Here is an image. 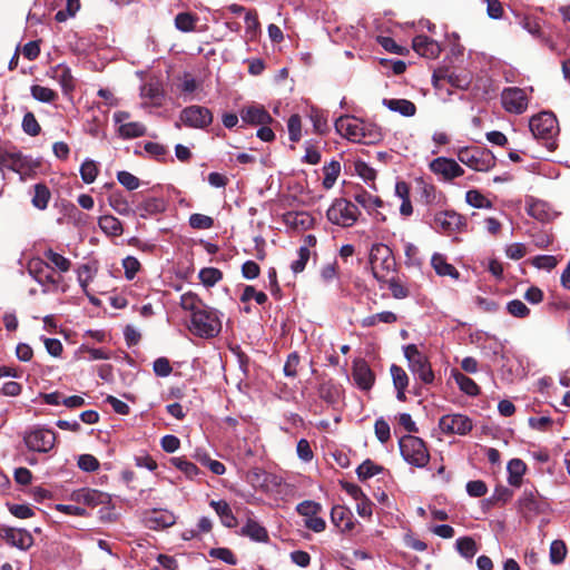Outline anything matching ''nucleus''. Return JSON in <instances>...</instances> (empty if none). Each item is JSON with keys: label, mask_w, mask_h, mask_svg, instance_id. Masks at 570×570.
<instances>
[{"label": "nucleus", "mask_w": 570, "mask_h": 570, "mask_svg": "<svg viewBox=\"0 0 570 570\" xmlns=\"http://www.w3.org/2000/svg\"><path fill=\"white\" fill-rule=\"evenodd\" d=\"M30 94L36 100L40 102L50 104L58 99V94L55 90L40 85L31 86Z\"/></svg>", "instance_id": "f704fd0d"}, {"label": "nucleus", "mask_w": 570, "mask_h": 570, "mask_svg": "<svg viewBox=\"0 0 570 570\" xmlns=\"http://www.w3.org/2000/svg\"><path fill=\"white\" fill-rule=\"evenodd\" d=\"M180 306L191 315L202 312L208 307L196 294L188 292L180 296Z\"/></svg>", "instance_id": "bb28decb"}, {"label": "nucleus", "mask_w": 570, "mask_h": 570, "mask_svg": "<svg viewBox=\"0 0 570 570\" xmlns=\"http://www.w3.org/2000/svg\"><path fill=\"white\" fill-rule=\"evenodd\" d=\"M240 534L257 542H266L268 540L266 529L252 519H248L246 524L240 529Z\"/></svg>", "instance_id": "b1692460"}, {"label": "nucleus", "mask_w": 570, "mask_h": 570, "mask_svg": "<svg viewBox=\"0 0 570 570\" xmlns=\"http://www.w3.org/2000/svg\"><path fill=\"white\" fill-rule=\"evenodd\" d=\"M472 426V421L463 414H446L439 421V428L444 434L464 435Z\"/></svg>", "instance_id": "9b49d317"}, {"label": "nucleus", "mask_w": 570, "mask_h": 570, "mask_svg": "<svg viewBox=\"0 0 570 570\" xmlns=\"http://www.w3.org/2000/svg\"><path fill=\"white\" fill-rule=\"evenodd\" d=\"M355 173L366 183H374L376 171L363 160H356L354 164Z\"/></svg>", "instance_id": "09e8293b"}, {"label": "nucleus", "mask_w": 570, "mask_h": 570, "mask_svg": "<svg viewBox=\"0 0 570 570\" xmlns=\"http://www.w3.org/2000/svg\"><path fill=\"white\" fill-rule=\"evenodd\" d=\"M240 118L244 122L255 126L269 125L273 122L272 116L262 105L245 106L240 110Z\"/></svg>", "instance_id": "2eb2a0df"}, {"label": "nucleus", "mask_w": 570, "mask_h": 570, "mask_svg": "<svg viewBox=\"0 0 570 570\" xmlns=\"http://www.w3.org/2000/svg\"><path fill=\"white\" fill-rule=\"evenodd\" d=\"M0 537L8 544L21 550H28L33 544L31 533L24 529L4 528L0 530Z\"/></svg>", "instance_id": "4468645a"}, {"label": "nucleus", "mask_w": 570, "mask_h": 570, "mask_svg": "<svg viewBox=\"0 0 570 570\" xmlns=\"http://www.w3.org/2000/svg\"><path fill=\"white\" fill-rule=\"evenodd\" d=\"M140 95L144 99H149L154 106H160L164 94L158 83H146L141 87Z\"/></svg>", "instance_id": "2f4dec72"}, {"label": "nucleus", "mask_w": 570, "mask_h": 570, "mask_svg": "<svg viewBox=\"0 0 570 570\" xmlns=\"http://www.w3.org/2000/svg\"><path fill=\"white\" fill-rule=\"evenodd\" d=\"M311 258V249L307 246H301L297 250V258L292 262L291 269L294 274L303 272Z\"/></svg>", "instance_id": "37998d69"}, {"label": "nucleus", "mask_w": 570, "mask_h": 570, "mask_svg": "<svg viewBox=\"0 0 570 570\" xmlns=\"http://www.w3.org/2000/svg\"><path fill=\"white\" fill-rule=\"evenodd\" d=\"M331 520L341 532H348L354 528L353 514L343 505L332 508Z\"/></svg>", "instance_id": "f3484780"}, {"label": "nucleus", "mask_w": 570, "mask_h": 570, "mask_svg": "<svg viewBox=\"0 0 570 570\" xmlns=\"http://www.w3.org/2000/svg\"><path fill=\"white\" fill-rule=\"evenodd\" d=\"M99 226L110 236H119L122 233V225L116 216H99Z\"/></svg>", "instance_id": "72a5a7b5"}, {"label": "nucleus", "mask_w": 570, "mask_h": 570, "mask_svg": "<svg viewBox=\"0 0 570 570\" xmlns=\"http://www.w3.org/2000/svg\"><path fill=\"white\" fill-rule=\"evenodd\" d=\"M356 202L362 205L365 210L375 209L382 206V200L377 196L362 193L355 197Z\"/></svg>", "instance_id": "13d9d810"}, {"label": "nucleus", "mask_w": 570, "mask_h": 570, "mask_svg": "<svg viewBox=\"0 0 570 570\" xmlns=\"http://www.w3.org/2000/svg\"><path fill=\"white\" fill-rule=\"evenodd\" d=\"M285 224L292 230L302 232L311 228L314 224L313 216H304L298 219V216H283Z\"/></svg>", "instance_id": "e433bc0d"}, {"label": "nucleus", "mask_w": 570, "mask_h": 570, "mask_svg": "<svg viewBox=\"0 0 570 570\" xmlns=\"http://www.w3.org/2000/svg\"><path fill=\"white\" fill-rule=\"evenodd\" d=\"M557 264L558 261L552 255H538L532 259V265L539 269L551 271Z\"/></svg>", "instance_id": "680f3d73"}, {"label": "nucleus", "mask_w": 570, "mask_h": 570, "mask_svg": "<svg viewBox=\"0 0 570 570\" xmlns=\"http://www.w3.org/2000/svg\"><path fill=\"white\" fill-rule=\"evenodd\" d=\"M527 214H548L550 210L549 205L546 202L534 199L532 197H528L525 199V207H524Z\"/></svg>", "instance_id": "5fc2aeb1"}, {"label": "nucleus", "mask_w": 570, "mask_h": 570, "mask_svg": "<svg viewBox=\"0 0 570 570\" xmlns=\"http://www.w3.org/2000/svg\"><path fill=\"white\" fill-rule=\"evenodd\" d=\"M402 458L409 464L422 469L430 461V453L425 442L414 435H404L399 441Z\"/></svg>", "instance_id": "f03ea898"}, {"label": "nucleus", "mask_w": 570, "mask_h": 570, "mask_svg": "<svg viewBox=\"0 0 570 570\" xmlns=\"http://www.w3.org/2000/svg\"><path fill=\"white\" fill-rule=\"evenodd\" d=\"M289 139L297 142L302 136V122L298 115H292L287 121Z\"/></svg>", "instance_id": "6e6d98bb"}, {"label": "nucleus", "mask_w": 570, "mask_h": 570, "mask_svg": "<svg viewBox=\"0 0 570 570\" xmlns=\"http://www.w3.org/2000/svg\"><path fill=\"white\" fill-rule=\"evenodd\" d=\"M255 299L259 305H263L267 301V295L264 292L256 291L253 286H246L242 293L240 301L247 302Z\"/></svg>", "instance_id": "052dcab7"}, {"label": "nucleus", "mask_w": 570, "mask_h": 570, "mask_svg": "<svg viewBox=\"0 0 570 570\" xmlns=\"http://www.w3.org/2000/svg\"><path fill=\"white\" fill-rule=\"evenodd\" d=\"M465 200L469 205H471L474 208H490L491 202L479 190H469L465 194Z\"/></svg>", "instance_id": "a18cd8bd"}, {"label": "nucleus", "mask_w": 570, "mask_h": 570, "mask_svg": "<svg viewBox=\"0 0 570 570\" xmlns=\"http://www.w3.org/2000/svg\"><path fill=\"white\" fill-rule=\"evenodd\" d=\"M453 377H454L455 383L459 385L461 391H463L464 393L472 395V396L479 394V386L469 376H466L460 372H455L453 374Z\"/></svg>", "instance_id": "58836bf2"}, {"label": "nucleus", "mask_w": 570, "mask_h": 570, "mask_svg": "<svg viewBox=\"0 0 570 570\" xmlns=\"http://www.w3.org/2000/svg\"><path fill=\"white\" fill-rule=\"evenodd\" d=\"M529 100L525 90L518 87H509L501 92L502 107L509 114L521 115L525 112Z\"/></svg>", "instance_id": "6e6552de"}, {"label": "nucleus", "mask_w": 570, "mask_h": 570, "mask_svg": "<svg viewBox=\"0 0 570 570\" xmlns=\"http://www.w3.org/2000/svg\"><path fill=\"white\" fill-rule=\"evenodd\" d=\"M196 21L197 19L193 14L188 12H181L176 16L175 26L183 32H189L195 29Z\"/></svg>", "instance_id": "49530a36"}, {"label": "nucleus", "mask_w": 570, "mask_h": 570, "mask_svg": "<svg viewBox=\"0 0 570 570\" xmlns=\"http://www.w3.org/2000/svg\"><path fill=\"white\" fill-rule=\"evenodd\" d=\"M49 269L50 265L41 258H32L28 263V272L36 281H39Z\"/></svg>", "instance_id": "c03bdc74"}, {"label": "nucleus", "mask_w": 570, "mask_h": 570, "mask_svg": "<svg viewBox=\"0 0 570 570\" xmlns=\"http://www.w3.org/2000/svg\"><path fill=\"white\" fill-rule=\"evenodd\" d=\"M394 387L406 389L409 385V376L406 372L399 365L393 364L390 368Z\"/></svg>", "instance_id": "864d4df0"}, {"label": "nucleus", "mask_w": 570, "mask_h": 570, "mask_svg": "<svg viewBox=\"0 0 570 570\" xmlns=\"http://www.w3.org/2000/svg\"><path fill=\"white\" fill-rule=\"evenodd\" d=\"M430 169L444 180H451L464 174L463 168L453 159L439 157L430 163Z\"/></svg>", "instance_id": "ddd939ff"}, {"label": "nucleus", "mask_w": 570, "mask_h": 570, "mask_svg": "<svg viewBox=\"0 0 570 570\" xmlns=\"http://www.w3.org/2000/svg\"><path fill=\"white\" fill-rule=\"evenodd\" d=\"M459 159L478 171H487L495 165V157L488 149L461 150Z\"/></svg>", "instance_id": "1a4fd4ad"}, {"label": "nucleus", "mask_w": 570, "mask_h": 570, "mask_svg": "<svg viewBox=\"0 0 570 570\" xmlns=\"http://www.w3.org/2000/svg\"><path fill=\"white\" fill-rule=\"evenodd\" d=\"M50 199V190L43 184H37L35 186V195L32 198V204L39 210L46 209L48 202Z\"/></svg>", "instance_id": "ea45409f"}, {"label": "nucleus", "mask_w": 570, "mask_h": 570, "mask_svg": "<svg viewBox=\"0 0 570 570\" xmlns=\"http://www.w3.org/2000/svg\"><path fill=\"white\" fill-rule=\"evenodd\" d=\"M80 175L86 184L95 181L98 175V167L94 160H86L80 167Z\"/></svg>", "instance_id": "603ef678"}, {"label": "nucleus", "mask_w": 570, "mask_h": 570, "mask_svg": "<svg viewBox=\"0 0 570 570\" xmlns=\"http://www.w3.org/2000/svg\"><path fill=\"white\" fill-rule=\"evenodd\" d=\"M389 289L394 298L401 299L409 296V289L400 282L399 278H391L389 281Z\"/></svg>", "instance_id": "774afa93"}, {"label": "nucleus", "mask_w": 570, "mask_h": 570, "mask_svg": "<svg viewBox=\"0 0 570 570\" xmlns=\"http://www.w3.org/2000/svg\"><path fill=\"white\" fill-rule=\"evenodd\" d=\"M296 510L301 515L308 519L315 514H318L322 510V507L320 503L307 500V501L301 502L297 505Z\"/></svg>", "instance_id": "bf43d9fd"}, {"label": "nucleus", "mask_w": 570, "mask_h": 570, "mask_svg": "<svg viewBox=\"0 0 570 570\" xmlns=\"http://www.w3.org/2000/svg\"><path fill=\"white\" fill-rule=\"evenodd\" d=\"M72 499L77 503H82L88 507H97L106 503L107 495L94 489H80L72 494Z\"/></svg>", "instance_id": "a211bd4d"}, {"label": "nucleus", "mask_w": 570, "mask_h": 570, "mask_svg": "<svg viewBox=\"0 0 570 570\" xmlns=\"http://www.w3.org/2000/svg\"><path fill=\"white\" fill-rule=\"evenodd\" d=\"M324 179L323 186L325 189H331L336 183L340 173H341V164L336 160H332L327 165L323 167Z\"/></svg>", "instance_id": "473e14b6"}, {"label": "nucleus", "mask_w": 570, "mask_h": 570, "mask_svg": "<svg viewBox=\"0 0 570 570\" xmlns=\"http://www.w3.org/2000/svg\"><path fill=\"white\" fill-rule=\"evenodd\" d=\"M466 492L470 497L480 498L487 494L488 487L481 480H473L466 483Z\"/></svg>", "instance_id": "0e129e2a"}, {"label": "nucleus", "mask_w": 570, "mask_h": 570, "mask_svg": "<svg viewBox=\"0 0 570 570\" xmlns=\"http://www.w3.org/2000/svg\"><path fill=\"white\" fill-rule=\"evenodd\" d=\"M170 463L179 471H181L188 479H194L199 474V469L185 458H171Z\"/></svg>", "instance_id": "c9c22d12"}, {"label": "nucleus", "mask_w": 570, "mask_h": 570, "mask_svg": "<svg viewBox=\"0 0 570 570\" xmlns=\"http://www.w3.org/2000/svg\"><path fill=\"white\" fill-rule=\"evenodd\" d=\"M222 328L218 314L212 307H206L202 312L190 316L189 330L199 337H215Z\"/></svg>", "instance_id": "20e7f679"}, {"label": "nucleus", "mask_w": 570, "mask_h": 570, "mask_svg": "<svg viewBox=\"0 0 570 570\" xmlns=\"http://www.w3.org/2000/svg\"><path fill=\"white\" fill-rule=\"evenodd\" d=\"M403 352L411 373L422 383L432 384L434 382V373L426 355L420 352L415 344L405 345Z\"/></svg>", "instance_id": "39448f33"}, {"label": "nucleus", "mask_w": 570, "mask_h": 570, "mask_svg": "<svg viewBox=\"0 0 570 570\" xmlns=\"http://www.w3.org/2000/svg\"><path fill=\"white\" fill-rule=\"evenodd\" d=\"M368 263L373 276L379 282L385 281L386 276L395 268V258L392 249L382 243H377L372 246Z\"/></svg>", "instance_id": "7ed1b4c3"}, {"label": "nucleus", "mask_w": 570, "mask_h": 570, "mask_svg": "<svg viewBox=\"0 0 570 570\" xmlns=\"http://www.w3.org/2000/svg\"><path fill=\"white\" fill-rule=\"evenodd\" d=\"M431 265L439 276H450L454 279H458L460 276L458 269L448 263L442 254L435 253L431 258Z\"/></svg>", "instance_id": "412c9836"}, {"label": "nucleus", "mask_w": 570, "mask_h": 570, "mask_svg": "<svg viewBox=\"0 0 570 570\" xmlns=\"http://www.w3.org/2000/svg\"><path fill=\"white\" fill-rule=\"evenodd\" d=\"M529 128L534 138L551 139L558 131V120L550 111H542L534 115L529 120Z\"/></svg>", "instance_id": "0eeeda50"}, {"label": "nucleus", "mask_w": 570, "mask_h": 570, "mask_svg": "<svg viewBox=\"0 0 570 570\" xmlns=\"http://www.w3.org/2000/svg\"><path fill=\"white\" fill-rule=\"evenodd\" d=\"M567 556V547L562 540H554L550 544L549 558L552 564H560Z\"/></svg>", "instance_id": "79ce46f5"}, {"label": "nucleus", "mask_w": 570, "mask_h": 570, "mask_svg": "<svg viewBox=\"0 0 570 570\" xmlns=\"http://www.w3.org/2000/svg\"><path fill=\"white\" fill-rule=\"evenodd\" d=\"M118 134L124 139L141 137L146 134V127L138 121H130L118 126Z\"/></svg>", "instance_id": "c756f323"}, {"label": "nucleus", "mask_w": 570, "mask_h": 570, "mask_svg": "<svg viewBox=\"0 0 570 570\" xmlns=\"http://www.w3.org/2000/svg\"><path fill=\"white\" fill-rule=\"evenodd\" d=\"M507 470L509 473V484L512 487H520L522 482V476L527 470L525 463L520 459H512L511 461H509Z\"/></svg>", "instance_id": "393cba45"}, {"label": "nucleus", "mask_w": 570, "mask_h": 570, "mask_svg": "<svg viewBox=\"0 0 570 570\" xmlns=\"http://www.w3.org/2000/svg\"><path fill=\"white\" fill-rule=\"evenodd\" d=\"M22 166L23 160L21 154L0 151V171L8 169L19 173Z\"/></svg>", "instance_id": "a878e982"}, {"label": "nucleus", "mask_w": 570, "mask_h": 570, "mask_svg": "<svg viewBox=\"0 0 570 570\" xmlns=\"http://www.w3.org/2000/svg\"><path fill=\"white\" fill-rule=\"evenodd\" d=\"M335 129L342 137L358 144H371L381 137L376 129L370 128L356 117H340L335 121Z\"/></svg>", "instance_id": "f257e3e1"}, {"label": "nucleus", "mask_w": 570, "mask_h": 570, "mask_svg": "<svg viewBox=\"0 0 570 570\" xmlns=\"http://www.w3.org/2000/svg\"><path fill=\"white\" fill-rule=\"evenodd\" d=\"M210 507L215 510L220 519V522L227 528H235L237 525V519L235 518L229 504L224 501H210Z\"/></svg>", "instance_id": "4be33fe9"}, {"label": "nucleus", "mask_w": 570, "mask_h": 570, "mask_svg": "<svg viewBox=\"0 0 570 570\" xmlns=\"http://www.w3.org/2000/svg\"><path fill=\"white\" fill-rule=\"evenodd\" d=\"M43 257L47 259V264L50 265L51 271H58L62 274L69 272L71 268L70 259L53 252L51 248L43 252Z\"/></svg>", "instance_id": "5701e85b"}, {"label": "nucleus", "mask_w": 570, "mask_h": 570, "mask_svg": "<svg viewBox=\"0 0 570 570\" xmlns=\"http://www.w3.org/2000/svg\"><path fill=\"white\" fill-rule=\"evenodd\" d=\"M198 277L206 287H212L223 278V273L215 267H205L199 271Z\"/></svg>", "instance_id": "a19ab883"}, {"label": "nucleus", "mask_w": 570, "mask_h": 570, "mask_svg": "<svg viewBox=\"0 0 570 570\" xmlns=\"http://www.w3.org/2000/svg\"><path fill=\"white\" fill-rule=\"evenodd\" d=\"M118 181L128 190H135L139 187V179L129 171L121 170L117 174Z\"/></svg>", "instance_id": "e2e57ef3"}, {"label": "nucleus", "mask_w": 570, "mask_h": 570, "mask_svg": "<svg viewBox=\"0 0 570 570\" xmlns=\"http://www.w3.org/2000/svg\"><path fill=\"white\" fill-rule=\"evenodd\" d=\"M26 446L33 452L48 453L56 443V433L42 426H36L23 435Z\"/></svg>", "instance_id": "423d86ee"}, {"label": "nucleus", "mask_w": 570, "mask_h": 570, "mask_svg": "<svg viewBox=\"0 0 570 570\" xmlns=\"http://www.w3.org/2000/svg\"><path fill=\"white\" fill-rule=\"evenodd\" d=\"M431 226L438 232L451 236L466 227L465 216H434Z\"/></svg>", "instance_id": "f8f14e48"}, {"label": "nucleus", "mask_w": 570, "mask_h": 570, "mask_svg": "<svg viewBox=\"0 0 570 570\" xmlns=\"http://www.w3.org/2000/svg\"><path fill=\"white\" fill-rule=\"evenodd\" d=\"M353 379L362 390H370L374 383V374L364 361L354 364Z\"/></svg>", "instance_id": "6ab92c4d"}, {"label": "nucleus", "mask_w": 570, "mask_h": 570, "mask_svg": "<svg viewBox=\"0 0 570 570\" xmlns=\"http://www.w3.org/2000/svg\"><path fill=\"white\" fill-rule=\"evenodd\" d=\"M374 432L377 440L383 444L386 443L391 438L390 425L383 417H380L375 421Z\"/></svg>", "instance_id": "4d7b16f0"}, {"label": "nucleus", "mask_w": 570, "mask_h": 570, "mask_svg": "<svg viewBox=\"0 0 570 570\" xmlns=\"http://www.w3.org/2000/svg\"><path fill=\"white\" fill-rule=\"evenodd\" d=\"M179 119L186 127L204 129L213 122V114L206 107L193 105L180 111Z\"/></svg>", "instance_id": "9d476101"}, {"label": "nucleus", "mask_w": 570, "mask_h": 570, "mask_svg": "<svg viewBox=\"0 0 570 570\" xmlns=\"http://www.w3.org/2000/svg\"><path fill=\"white\" fill-rule=\"evenodd\" d=\"M78 466L86 472H94L99 468V461L91 454H82L78 459Z\"/></svg>", "instance_id": "338daca9"}, {"label": "nucleus", "mask_w": 570, "mask_h": 570, "mask_svg": "<svg viewBox=\"0 0 570 570\" xmlns=\"http://www.w3.org/2000/svg\"><path fill=\"white\" fill-rule=\"evenodd\" d=\"M510 315L518 318H525L530 315V308L520 299H512L507 304Z\"/></svg>", "instance_id": "8fccbe9b"}, {"label": "nucleus", "mask_w": 570, "mask_h": 570, "mask_svg": "<svg viewBox=\"0 0 570 570\" xmlns=\"http://www.w3.org/2000/svg\"><path fill=\"white\" fill-rule=\"evenodd\" d=\"M209 556L219 559L228 564H236V558L234 553L227 548H213L209 551Z\"/></svg>", "instance_id": "69168bd1"}, {"label": "nucleus", "mask_w": 570, "mask_h": 570, "mask_svg": "<svg viewBox=\"0 0 570 570\" xmlns=\"http://www.w3.org/2000/svg\"><path fill=\"white\" fill-rule=\"evenodd\" d=\"M56 81L59 82L66 95L70 94L75 89V78L70 68L65 63L62 65Z\"/></svg>", "instance_id": "4c0bfd02"}, {"label": "nucleus", "mask_w": 570, "mask_h": 570, "mask_svg": "<svg viewBox=\"0 0 570 570\" xmlns=\"http://www.w3.org/2000/svg\"><path fill=\"white\" fill-rule=\"evenodd\" d=\"M397 321V316L390 311H384L374 315L366 316L360 321L362 327H372L379 323L392 324Z\"/></svg>", "instance_id": "c85d7f7f"}, {"label": "nucleus", "mask_w": 570, "mask_h": 570, "mask_svg": "<svg viewBox=\"0 0 570 570\" xmlns=\"http://www.w3.org/2000/svg\"><path fill=\"white\" fill-rule=\"evenodd\" d=\"M382 466L375 464L371 460H365L356 470L357 476L361 480L370 479L382 471Z\"/></svg>", "instance_id": "de8ad7c7"}, {"label": "nucleus", "mask_w": 570, "mask_h": 570, "mask_svg": "<svg viewBox=\"0 0 570 570\" xmlns=\"http://www.w3.org/2000/svg\"><path fill=\"white\" fill-rule=\"evenodd\" d=\"M382 104L391 111L404 117H412L416 114V106L407 99L384 98Z\"/></svg>", "instance_id": "aec40b11"}, {"label": "nucleus", "mask_w": 570, "mask_h": 570, "mask_svg": "<svg viewBox=\"0 0 570 570\" xmlns=\"http://www.w3.org/2000/svg\"><path fill=\"white\" fill-rule=\"evenodd\" d=\"M175 515L168 511H154L147 519L150 529L168 528L175 523Z\"/></svg>", "instance_id": "cd10ccee"}, {"label": "nucleus", "mask_w": 570, "mask_h": 570, "mask_svg": "<svg viewBox=\"0 0 570 570\" xmlns=\"http://www.w3.org/2000/svg\"><path fill=\"white\" fill-rule=\"evenodd\" d=\"M22 129L29 136H38L41 127L32 112H27L22 119Z\"/></svg>", "instance_id": "3c124183"}, {"label": "nucleus", "mask_w": 570, "mask_h": 570, "mask_svg": "<svg viewBox=\"0 0 570 570\" xmlns=\"http://www.w3.org/2000/svg\"><path fill=\"white\" fill-rule=\"evenodd\" d=\"M455 547L458 552L465 559L471 560L478 552V546L473 538L461 537L456 540Z\"/></svg>", "instance_id": "7c9ffc66"}, {"label": "nucleus", "mask_w": 570, "mask_h": 570, "mask_svg": "<svg viewBox=\"0 0 570 570\" xmlns=\"http://www.w3.org/2000/svg\"><path fill=\"white\" fill-rule=\"evenodd\" d=\"M412 47L416 53L430 59L438 58L442 51L441 46L435 40L423 35L413 39Z\"/></svg>", "instance_id": "dca6fc26"}]
</instances>
